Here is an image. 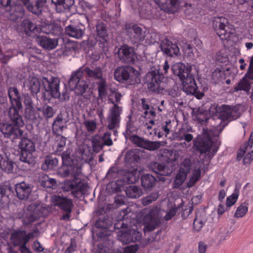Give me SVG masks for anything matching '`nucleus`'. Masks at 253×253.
Returning <instances> with one entry per match:
<instances>
[{"instance_id": "obj_1", "label": "nucleus", "mask_w": 253, "mask_h": 253, "mask_svg": "<svg viewBox=\"0 0 253 253\" xmlns=\"http://www.w3.org/2000/svg\"><path fill=\"white\" fill-rule=\"evenodd\" d=\"M171 70L181 81L183 89L186 94H194L196 93L198 87L194 75L191 73L190 66H187L182 63H178L173 65Z\"/></svg>"}, {"instance_id": "obj_2", "label": "nucleus", "mask_w": 253, "mask_h": 253, "mask_svg": "<svg viewBox=\"0 0 253 253\" xmlns=\"http://www.w3.org/2000/svg\"><path fill=\"white\" fill-rule=\"evenodd\" d=\"M8 95L11 103L8 111L9 118L16 125L23 126L24 122L19 114V110L22 108L20 92L17 87L10 86L8 88Z\"/></svg>"}, {"instance_id": "obj_3", "label": "nucleus", "mask_w": 253, "mask_h": 253, "mask_svg": "<svg viewBox=\"0 0 253 253\" xmlns=\"http://www.w3.org/2000/svg\"><path fill=\"white\" fill-rule=\"evenodd\" d=\"M81 70L78 69L72 72L69 80V84L77 95L81 96L84 99L88 100L90 98L92 91L89 87V82L84 79Z\"/></svg>"}, {"instance_id": "obj_4", "label": "nucleus", "mask_w": 253, "mask_h": 253, "mask_svg": "<svg viewBox=\"0 0 253 253\" xmlns=\"http://www.w3.org/2000/svg\"><path fill=\"white\" fill-rule=\"evenodd\" d=\"M169 69V65L167 60L165 61L163 66V71L160 72V68H155L149 72L144 78L145 83L147 84L148 89L152 92L159 93L164 89V83L162 82L164 79L163 74H166Z\"/></svg>"}, {"instance_id": "obj_5", "label": "nucleus", "mask_w": 253, "mask_h": 253, "mask_svg": "<svg viewBox=\"0 0 253 253\" xmlns=\"http://www.w3.org/2000/svg\"><path fill=\"white\" fill-rule=\"evenodd\" d=\"M138 73L132 67L121 66L117 67L114 71V79L121 83L133 84L138 83Z\"/></svg>"}, {"instance_id": "obj_6", "label": "nucleus", "mask_w": 253, "mask_h": 253, "mask_svg": "<svg viewBox=\"0 0 253 253\" xmlns=\"http://www.w3.org/2000/svg\"><path fill=\"white\" fill-rule=\"evenodd\" d=\"M125 30L126 35L133 43H140L146 36V31L135 23H126Z\"/></svg>"}, {"instance_id": "obj_7", "label": "nucleus", "mask_w": 253, "mask_h": 253, "mask_svg": "<svg viewBox=\"0 0 253 253\" xmlns=\"http://www.w3.org/2000/svg\"><path fill=\"white\" fill-rule=\"evenodd\" d=\"M216 112L219 113V118L223 121H232L240 116L239 109L237 106H230L227 105H217Z\"/></svg>"}, {"instance_id": "obj_8", "label": "nucleus", "mask_w": 253, "mask_h": 253, "mask_svg": "<svg viewBox=\"0 0 253 253\" xmlns=\"http://www.w3.org/2000/svg\"><path fill=\"white\" fill-rule=\"evenodd\" d=\"M19 147L21 150L20 160L25 163L30 164L32 153L35 151L34 142L27 137H22L19 143Z\"/></svg>"}, {"instance_id": "obj_9", "label": "nucleus", "mask_w": 253, "mask_h": 253, "mask_svg": "<svg viewBox=\"0 0 253 253\" xmlns=\"http://www.w3.org/2000/svg\"><path fill=\"white\" fill-rule=\"evenodd\" d=\"M64 189L66 191H71L72 195L76 198L82 196L86 189V185L80 178H75L71 180H66Z\"/></svg>"}, {"instance_id": "obj_10", "label": "nucleus", "mask_w": 253, "mask_h": 253, "mask_svg": "<svg viewBox=\"0 0 253 253\" xmlns=\"http://www.w3.org/2000/svg\"><path fill=\"white\" fill-rule=\"evenodd\" d=\"M12 124L1 123L0 131L4 137L13 139L21 138L23 135V131L19 128L21 126H17L11 121Z\"/></svg>"}, {"instance_id": "obj_11", "label": "nucleus", "mask_w": 253, "mask_h": 253, "mask_svg": "<svg viewBox=\"0 0 253 253\" xmlns=\"http://www.w3.org/2000/svg\"><path fill=\"white\" fill-rule=\"evenodd\" d=\"M131 140L137 147L151 151L158 150L161 146V142L150 141L137 135H133Z\"/></svg>"}, {"instance_id": "obj_12", "label": "nucleus", "mask_w": 253, "mask_h": 253, "mask_svg": "<svg viewBox=\"0 0 253 253\" xmlns=\"http://www.w3.org/2000/svg\"><path fill=\"white\" fill-rule=\"evenodd\" d=\"M51 202L54 206L57 207L64 212H71L74 207L72 199L60 195L52 196Z\"/></svg>"}, {"instance_id": "obj_13", "label": "nucleus", "mask_w": 253, "mask_h": 253, "mask_svg": "<svg viewBox=\"0 0 253 253\" xmlns=\"http://www.w3.org/2000/svg\"><path fill=\"white\" fill-rule=\"evenodd\" d=\"M60 81L57 77H52L49 80L46 78H43V85L45 90L49 92L54 98H59L60 96Z\"/></svg>"}, {"instance_id": "obj_14", "label": "nucleus", "mask_w": 253, "mask_h": 253, "mask_svg": "<svg viewBox=\"0 0 253 253\" xmlns=\"http://www.w3.org/2000/svg\"><path fill=\"white\" fill-rule=\"evenodd\" d=\"M118 55L120 60L127 63H134L136 57L133 48L126 44L119 48Z\"/></svg>"}, {"instance_id": "obj_15", "label": "nucleus", "mask_w": 253, "mask_h": 253, "mask_svg": "<svg viewBox=\"0 0 253 253\" xmlns=\"http://www.w3.org/2000/svg\"><path fill=\"white\" fill-rule=\"evenodd\" d=\"M142 234L134 229H128L119 235L118 238L123 244H127L140 240Z\"/></svg>"}, {"instance_id": "obj_16", "label": "nucleus", "mask_w": 253, "mask_h": 253, "mask_svg": "<svg viewBox=\"0 0 253 253\" xmlns=\"http://www.w3.org/2000/svg\"><path fill=\"white\" fill-rule=\"evenodd\" d=\"M212 146L211 138L209 135L205 137L198 136L194 140V146L201 154L210 152Z\"/></svg>"}, {"instance_id": "obj_17", "label": "nucleus", "mask_w": 253, "mask_h": 253, "mask_svg": "<svg viewBox=\"0 0 253 253\" xmlns=\"http://www.w3.org/2000/svg\"><path fill=\"white\" fill-rule=\"evenodd\" d=\"M223 44L235 43L238 41L239 38L234 25L227 27L226 30L218 36Z\"/></svg>"}, {"instance_id": "obj_18", "label": "nucleus", "mask_w": 253, "mask_h": 253, "mask_svg": "<svg viewBox=\"0 0 253 253\" xmlns=\"http://www.w3.org/2000/svg\"><path fill=\"white\" fill-rule=\"evenodd\" d=\"M121 110L117 104H114L110 110V113L107 118L108 128L113 130L118 126L120 121V114Z\"/></svg>"}, {"instance_id": "obj_19", "label": "nucleus", "mask_w": 253, "mask_h": 253, "mask_svg": "<svg viewBox=\"0 0 253 253\" xmlns=\"http://www.w3.org/2000/svg\"><path fill=\"white\" fill-rule=\"evenodd\" d=\"M232 25L229 19L224 16L214 17L212 21L213 28L218 36Z\"/></svg>"}, {"instance_id": "obj_20", "label": "nucleus", "mask_w": 253, "mask_h": 253, "mask_svg": "<svg viewBox=\"0 0 253 253\" xmlns=\"http://www.w3.org/2000/svg\"><path fill=\"white\" fill-rule=\"evenodd\" d=\"M162 51L170 57L177 56L179 53V48L176 43H173L168 39L163 40L161 43Z\"/></svg>"}, {"instance_id": "obj_21", "label": "nucleus", "mask_w": 253, "mask_h": 253, "mask_svg": "<svg viewBox=\"0 0 253 253\" xmlns=\"http://www.w3.org/2000/svg\"><path fill=\"white\" fill-rule=\"evenodd\" d=\"M155 2L162 10L169 13H175L179 4V0H155Z\"/></svg>"}, {"instance_id": "obj_22", "label": "nucleus", "mask_w": 253, "mask_h": 253, "mask_svg": "<svg viewBox=\"0 0 253 253\" xmlns=\"http://www.w3.org/2000/svg\"><path fill=\"white\" fill-rule=\"evenodd\" d=\"M144 221L146 224L144 227L145 232L154 230L160 223L159 220L157 218L156 212L153 210H150L144 216Z\"/></svg>"}, {"instance_id": "obj_23", "label": "nucleus", "mask_w": 253, "mask_h": 253, "mask_svg": "<svg viewBox=\"0 0 253 253\" xmlns=\"http://www.w3.org/2000/svg\"><path fill=\"white\" fill-rule=\"evenodd\" d=\"M10 239L14 247H18L24 243H28L26 238V230L16 229L10 234Z\"/></svg>"}, {"instance_id": "obj_24", "label": "nucleus", "mask_w": 253, "mask_h": 253, "mask_svg": "<svg viewBox=\"0 0 253 253\" xmlns=\"http://www.w3.org/2000/svg\"><path fill=\"white\" fill-rule=\"evenodd\" d=\"M78 69H82L84 77L85 74L89 78L99 81L104 78L103 70L100 67H96L94 69H91L89 67L83 66Z\"/></svg>"}, {"instance_id": "obj_25", "label": "nucleus", "mask_w": 253, "mask_h": 253, "mask_svg": "<svg viewBox=\"0 0 253 253\" xmlns=\"http://www.w3.org/2000/svg\"><path fill=\"white\" fill-rule=\"evenodd\" d=\"M15 190L18 198L20 200H26L31 193V189L29 185L25 182L15 184Z\"/></svg>"}, {"instance_id": "obj_26", "label": "nucleus", "mask_w": 253, "mask_h": 253, "mask_svg": "<svg viewBox=\"0 0 253 253\" xmlns=\"http://www.w3.org/2000/svg\"><path fill=\"white\" fill-rule=\"evenodd\" d=\"M37 41L42 47L48 50H51L55 48L58 44V41L57 39H51L44 36L38 37Z\"/></svg>"}, {"instance_id": "obj_27", "label": "nucleus", "mask_w": 253, "mask_h": 253, "mask_svg": "<svg viewBox=\"0 0 253 253\" xmlns=\"http://www.w3.org/2000/svg\"><path fill=\"white\" fill-rule=\"evenodd\" d=\"M17 165L10 161L5 155L0 154V169L7 173L14 172Z\"/></svg>"}, {"instance_id": "obj_28", "label": "nucleus", "mask_w": 253, "mask_h": 253, "mask_svg": "<svg viewBox=\"0 0 253 253\" xmlns=\"http://www.w3.org/2000/svg\"><path fill=\"white\" fill-rule=\"evenodd\" d=\"M66 127V122L64 121L62 115L58 114L54 119L52 125V130L54 134H61Z\"/></svg>"}, {"instance_id": "obj_29", "label": "nucleus", "mask_w": 253, "mask_h": 253, "mask_svg": "<svg viewBox=\"0 0 253 253\" xmlns=\"http://www.w3.org/2000/svg\"><path fill=\"white\" fill-rule=\"evenodd\" d=\"M7 11L10 12L11 17H13V20H17L22 17L24 14L23 6L21 4H15L14 2L12 3L10 9H7Z\"/></svg>"}, {"instance_id": "obj_30", "label": "nucleus", "mask_w": 253, "mask_h": 253, "mask_svg": "<svg viewBox=\"0 0 253 253\" xmlns=\"http://www.w3.org/2000/svg\"><path fill=\"white\" fill-rule=\"evenodd\" d=\"M65 32L69 36L76 39H80L84 35V31L79 26L69 25L65 28Z\"/></svg>"}, {"instance_id": "obj_31", "label": "nucleus", "mask_w": 253, "mask_h": 253, "mask_svg": "<svg viewBox=\"0 0 253 253\" xmlns=\"http://www.w3.org/2000/svg\"><path fill=\"white\" fill-rule=\"evenodd\" d=\"M131 209L129 207H127L126 209L122 210L121 214H123V221H119L117 223L115 224L114 227L115 228H127V224L124 223V220L128 219V217L132 214Z\"/></svg>"}, {"instance_id": "obj_32", "label": "nucleus", "mask_w": 253, "mask_h": 253, "mask_svg": "<svg viewBox=\"0 0 253 253\" xmlns=\"http://www.w3.org/2000/svg\"><path fill=\"white\" fill-rule=\"evenodd\" d=\"M62 30L60 26L55 24H50L42 27L41 30L47 34L60 36L62 33Z\"/></svg>"}, {"instance_id": "obj_33", "label": "nucleus", "mask_w": 253, "mask_h": 253, "mask_svg": "<svg viewBox=\"0 0 253 253\" xmlns=\"http://www.w3.org/2000/svg\"><path fill=\"white\" fill-rule=\"evenodd\" d=\"M170 122H166L165 125H163L161 126H159L157 128L154 129L153 130V132H150L149 135H157L158 137L160 138L163 137L164 136L166 137L169 133V128H168V125L169 124Z\"/></svg>"}, {"instance_id": "obj_34", "label": "nucleus", "mask_w": 253, "mask_h": 253, "mask_svg": "<svg viewBox=\"0 0 253 253\" xmlns=\"http://www.w3.org/2000/svg\"><path fill=\"white\" fill-rule=\"evenodd\" d=\"M58 164V160L56 158L47 156L45 157L44 162L42 165V169L43 170L52 169L56 168Z\"/></svg>"}, {"instance_id": "obj_35", "label": "nucleus", "mask_w": 253, "mask_h": 253, "mask_svg": "<svg viewBox=\"0 0 253 253\" xmlns=\"http://www.w3.org/2000/svg\"><path fill=\"white\" fill-rule=\"evenodd\" d=\"M253 145V132L251 134L248 142H246L240 149L237 154V159L239 160L244 157L246 153L251 151Z\"/></svg>"}, {"instance_id": "obj_36", "label": "nucleus", "mask_w": 253, "mask_h": 253, "mask_svg": "<svg viewBox=\"0 0 253 253\" xmlns=\"http://www.w3.org/2000/svg\"><path fill=\"white\" fill-rule=\"evenodd\" d=\"M22 27L24 28L25 32L28 33L29 32L36 33L39 32V28L38 25L30 19H24L22 22Z\"/></svg>"}, {"instance_id": "obj_37", "label": "nucleus", "mask_w": 253, "mask_h": 253, "mask_svg": "<svg viewBox=\"0 0 253 253\" xmlns=\"http://www.w3.org/2000/svg\"><path fill=\"white\" fill-rule=\"evenodd\" d=\"M150 168L155 173L162 176L168 175L169 173L166 166L158 162L152 163Z\"/></svg>"}, {"instance_id": "obj_38", "label": "nucleus", "mask_w": 253, "mask_h": 253, "mask_svg": "<svg viewBox=\"0 0 253 253\" xmlns=\"http://www.w3.org/2000/svg\"><path fill=\"white\" fill-rule=\"evenodd\" d=\"M138 179L139 176L136 169L126 171L123 177V181L129 184L135 183Z\"/></svg>"}, {"instance_id": "obj_39", "label": "nucleus", "mask_w": 253, "mask_h": 253, "mask_svg": "<svg viewBox=\"0 0 253 253\" xmlns=\"http://www.w3.org/2000/svg\"><path fill=\"white\" fill-rule=\"evenodd\" d=\"M141 181L142 187L146 190L154 185L156 179L152 175L146 174L142 176Z\"/></svg>"}, {"instance_id": "obj_40", "label": "nucleus", "mask_w": 253, "mask_h": 253, "mask_svg": "<svg viewBox=\"0 0 253 253\" xmlns=\"http://www.w3.org/2000/svg\"><path fill=\"white\" fill-rule=\"evenodd\" d=\"M111 225L110 220L105 214L101 215L95 223V226L100 229H107Z\"/></svg>"}, {"instance_id": "obj_41", "label": "nucleus", "mask_w": 253, "mask_h": 253, "mask_svg": "<svg viewBox=\"0 0 253 253\" xmlns=\"http://www.w3.org/2000/svg\"><path fill=\"white\" fill-rule=\"evenodd\" d=\"M96 29L97 36L101 39L103 42H107L108 33L105 24L102 22L97 23Z\"/></svg>"}, {"instance_id": "obj_42", "label": "nucleus", "mask_w": 253, "mask_h": 253, "mask_svg": "<svg viewBox=\"0 0 253 253\" xmlns=\"http://www.w3.org/2000/svg\"><path fill=\"white\" fill-rule=\"evenodd\" d=\"M125 192L126 195L130 198H137L142 195L141 190L134 185L127 187Z\"/></svg>"}, {"instance_id": "obj_43", "label": "nucleus", "mask_w": 253, "mask_h": 253, "mask_svg": "<svg viewBox=\"0 0 253 253\" xmlns=\"http://www.w3.org/2000/svg\"><path fill=\"white\" fill-rule=\"evenodd\" d=\"M28 86L33 94H37L40 90L41 83L37 78L32 77L30 79Z\"/></svg>"}, {"instance_id": "obj_44", "label": "nucleus", "mask_w": 253, "mask_h": 253, "mask_svg": "<svg viewBox=\"0 0 253 253\" xmlns=\"http://www.w3.org/2000/svg\"><path fill=\"white\" fill-rule=\"evenodd\" d=\"M55 142L54 147L56 148V153H61L66 145V137L63 136L61 134H55Z\"/></svg>"}, {"instance_id": "obj_45", "label": "nucleus", "mask_w": 253, "mask_h": 253, "mask_svg": "<svg viewBox=\"0 0 253 253\" xmlns=\"http://www.w3.org/2000/svg\"><path fill=\"white\" fill-rule=\"evenodd\" d=\"M249 202L245 201L242 203L237 209L234 213V217L236 218H241L244 217L248 211Z\"/></svg>"}, {"instance_id": "obj_46", "label": "nucleus", "mask_w": 253, "mask_h": 253, "mask_svg": "<svg viewBox=\"0 0 253 253\" xmlns=\"http://www.w3.org/2000/svg\"><path fill=\"white\" fill-rule=\"evenodd\" d=\"M25 117L32 121L41 119V116L39 113V108L35 110L33 107L27 108L25 110Z\"/></svg>"}, {"instance_id": "obj_47", "label": "nucleus", "mask_w": 253, "mask_h": 253, "mask_svg": "<svg viewBox=\"0 0 253 253\" xmlns=\"http://www.w3.org/2000/svg\"><path fill=\"white\" fill-rule=\"evenodd\" d=\"M39 113L41 114V119L42 118L45 119L51 118L54 114L53 108L47 105H44L42 108H39Z\"/></svg>"}, {"instance_id": "obj_48", "label": "nucleus", "mask_w": 253, "mask_h": 253, "mask_svg": "<svg viewBox=\"0 0 253 253\" xmlns=\"http://www.w3.org/2000/svg\"><path fill=\"white\" fill-rule=\"evenodd\" d=\"M201 176V170L200 168L195 169L192 171V174L190 178L187 186L188 187H193L195 184L199 180Z\"/></svg>"}, {"instance_id": "obj_49", "label": "nucleus", "mask_w": 253, "mask_h": 253, "mask_svg": "<svg viewBox=\"0 0 253 253\" xmlns=\"http://www.w3.org/2000/svg\"><path fill=\"white\" fill-rule=\"evenodd\" d=\"M245 77H243L242 80L238 83L237 86L235 87V91L244 90L248 91L251 88V84Z\"/></svg>"}, {"instance_id": "obj_50", "label": "nucleus", "mask_w": 253, "mask_h": 253, "mask_svg": "<svg viewBox=\"0 0 253 253\" xmlns=\"http://www.w3.org/2000/svg\"><path fill=\"white\" fill-rule=\"evenodd\" d=\"M99 96L101 97L105 96L107 94V85L105 78L99 80L97 83Z\"/></svg>"}, {"instance_id": "obj_51", "label": "nucleus", "mask_w": 253, "mask_h": 253, "mask_svg": "<svg viewBox=\"0 0 253 253\" xmlns=\"http://www.w3.org/2000/svg\"><path fill=\"white\" fill-rule=\"evenodd\" d=\"M191 167V162L190 159H185L180 165V170L179 173L185 176L190 172Z\"/></svg>"}, {"instance_id": "obj_52", "label": "nucleus", "mask_w": 253, "mask_h": 253, "mask_svg": "<svg viewBox=\"0 0 253 253\" xmlns=\"http://www.w3.org/2000/svg\"><path fill=\"white\" fill-rule=\"evenodd\" d=\"M158 197L159 194L157 192H152L142 199V203L144 206L148 205L153 202L156 201Z\"/></svg>"}, {"instance_id": "obj_53", "label": "nucleus", "mask_w": 253, "mask_h": 253, "mask_svg": "<svg viewBox=\"0 0 253 253\" xmlns=\"http://www.w3.org/2000/svg\"><path fill=\"white\" fill-rule=\"evenodd\" d=\"M186 176L183 175L181 173H178L176 175L175 179L172 183L173 187L174 188H179L183 183Z\"/></svg>"}, {"instance_id": "obj_54", "label": "nucleus", "mask_w": 253, "mask_h": 253, "mask_svg": "<svg viewBox=\"0 0 253 253\" xmlns=\"http://www.w3.org/2000/svg\"><path fill=\"white\" fill-rule=\"evenodd\" d=\"M224 76V71L219 68H216L212 74V79L217 83L221 82Z\"/></svg>"}, {"instance_id": "obj_55", "label": "nucleus", "mask_w": 253, "mask_h": 253, "mask_svg": "<svg viewBox=\"0 0 253 253\" xmlns=\"http://www.w3.org/2000/svg\"><path fill=\"white\" fill-rule=\"evenodd\" d=\"M43 5V0H37L35 6L33 7V10L32 12L37 15H39L41 13Z\"/></svg>"}, {"instance_id": "obj_56", "label": "nucleus", "mask_w": 253, "mask_h": 253, "mask_svg": "<svg viewBox=\"0 0 253 253\" xmlns=\"http://www.w3.org/2000/svg\"><path fill=\"white\" fill-rule=\"evenodd\" d=\"M56 185V181L54 178L47 177L44 181L42 182V186L47 188H53Z\"/></svg>"}, {"instance_id": "obj_57", "label": "nucleus", "mask_w": 253, "mask_h": 253, "mask_svg": "<svg viewBox=\"0 0 253 253\" xmlns=\"http://www.w3.org/2000/svg\"><path fill=\"white\" fill-rule=\"evenodd\" d=\"M238 198L237 194L233 193L231 196L227 197L226 199V205L227 207H231L234 205L237 202Z\"/></svg>"}, {"instance_id": "obj_58", "label": "nucleus", "mask_w": 253, "mask_h": 253, "mask_svg": "<svg viewBox=\"0 0 253 253\" xmlns=\"http://www.w3.org/2000/svg\"><path fill=\"white\" fill-rule=\"evenodd\" d=\"M196 118L198 122L202 125L206 124L209 120L206 112L200 113L198 111L197 114L196 115Z\"/></svg>"}, {"instance_id": "obj_59", "label": "nucleus", "mask_w": 253, "mask_h": 253, "mask_svg": "<svg viewBox=\"0 0 253 253\" xmlns=\"http://www.w3.org/2000/svg\"><path fill=\"white\" fill-rule=\"evenodd\" d=\"M84 125L88 131H93L96 128V123L94 121H85Z\"/></svg>"}, {"instance_id": "obj_60", "label": "nucleus", "mask_w": 253, "mask_h": 253, "mask_svg": "<svg viewBox=\"0 0 253 253\" xmlns=\"http://www.w3.org/2000/svg\"><path fill=\"white\" fill-rule=\"evenodd\" d=\"M102 140L104 144L107 146H111L113 144L112 140L111 138V133L110 132H106L104 133L102 137Z\"/></svg>"}, {"instance_id": "obj_61", "label": "nucleus", "mask_w": 253, "mask_h": 253, "mask_svg": "<svg viewBox=\"0 0 253 253\" xmlns=\"http://www.w3.org/2000/svg\"><path fill=\"white\" fill-rule=\"evenodd\" d=\"M204 225V222L200 218L196 217L193 222V228L196 231H199Z\"/></svg>"}, {"instance_id": "obj_62", "label": "nucleus", "mask_w": 253, "mask_h": 253, "mask_svg": "<svg viewBox=\"0 0 253 253\" xmlns=\"http://www.w3.org/2000/svg\"><path fill=\"white\" fill-rule=\"evenodd\" d=\"M96 253H111L110 249L103 244H100L97 246Z\"/></svg>"}, {"instance_id": "obj_63", "label": "nucleus", "mask_w": 253, "mask_h": 253, "mask_svg": "<svg viewBox=\"0 0 253 253\" xmlns=\"http://www.w3.org/2000/svg\"><path fill=\"white\" fill-rule=\"evenodd\" d=\"M138 249V247L137 245H131L127 246L125 248L124 253H136Z\"/></svg>"}, {"instance_id": "obj_64", "label": "nucleus", "mask_w": 253, "mask_h": 253, "mask_svg": "<svg viewBox=\"0 0 253 253\" xmlns=\"http://www.w3.org/2000/svg\"><path fill=\"white\" fill-rule=\"evenodd\" d=\"M247 153V155L243 159V163L245 165L250 164L252 160H253V151H248Z\"/></svg>"}]
</instances>
